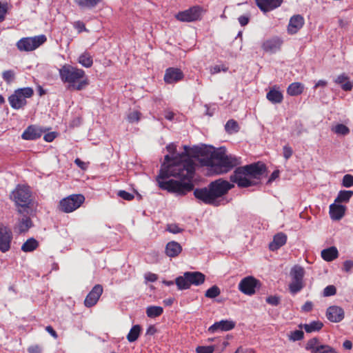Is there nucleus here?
Instances as JSON below:
<instances>
[{"label": "nucleus", "instance_id": "nucleus-1", "mask_svg": "<svg viewBox=\"0 0 353 353\" xmlns=\"http://www.w3.org/2000/svg\"><path fill=\"white\" fill-rule=\"evenodd\" d=\"M195 164L186 154L171 158L164 157V163L157 178L159 187L176 195H185L194 189L192 179L194 177Z\"/></svg>", "mask_w": 353, "mask_h": 353}, {"label": "nucleus", "instance_id": "nucleus-2", "mask_svg": "<svg viewBox=\"0 0 353 353\" xmlns=\"http://www.w3.org/2000/svg\"><path fill=\"white\" fill-rule=\"evenodd\" d=\"M199 157L203 165L210 167L218 174L227 173L241 163L240 159L227 155L222 148L217 150L213 147L200 148Z\"/></svg>", "mask_w": 353, "mask_h": 353}, {"label": "nucleus", "instance_id": "nucleus-3", "mask_svg": "<svg viewBox=\"0 0 353 353\" xmlns=\"http://www.w3.org/2000/svg\"><path fill=\"white\" fill-rule=\"evenodd\" d=\"M234 188V185L226 180L219 179L209 183L207 187L194 190V196L199 201L206 205L219 206V199Z\"/></svg>", "mask_w": 353, "mask_h": 353}, {"label": "nucleus", "instance_id": "nucleus-4", "mask_svg": "<svg viewBox=\"0 0 353 353\" xmlns=\"http://www.w3.org/2000/svg\"><path fill=\"white\" fill-rule=\"evenodd\" d=\"M59 74L61 81L67 83L69 89L80 91L89 85L85 71L76 66L64 64L59 69Z\"/></svg>", "mask_w": 353, "mask_h": 353}, {"label": "nucleus", "instance_id": "nucleus-5", "mask_svg": "<svg viewBox=\"0 0 353 353\" xmlns=\"http://www.w3.org/2000/svg\"><path fill=\"white\" fill-rule=\"evenodd\" d=\"M10 199L14 203L19 214H28L31 209L32 192L28 185H17L11 192Z\"/></svg>", "mask_w": 353, "mask_h": 353}, {"label": "nucleus", "instance_id": "nucleus-6", "mask_svg": "<svg viewBox=\"0 0 353 353\" xmlns=\"http://www.w3.org/2000/svg\"><path fill=\"white\" fill-rule=\"evenodd\" d=\"M205 276L200 272H186L183 276L176 278L175 283L178 290H188L192 285H200L205 281Z\"/></svg>", "mask_w": 353, "mask_h": 353}, {"label": "nucleus", "instance_id": "nucleus-7", "mask_svg": "<svg viewBox=\"0 0 353 353\" xmlns=\"http://www.w3.org/2000/svg\"><path fill=\"white\" fill-rule=\"evenodd\" d=\"M33 94L34 90L30 87L19 88L8 97V102L13 109L19 110L26 105V99L31 98Z\"/></svg>", "mask_w": 353, "mask_h": 353}, {"label": "nucleus", "instance_id": "nucleus-8", "mask_svg": "<svg viewBox=\"0 0 353 353\" xmlns=\"http://www.w3.org/2000/svg\"><path fill=\"white\" fill-rule=\"evenodd\" d=\"M305 273L304 268L299 265H295L291 268L290 272L291 282L288 285L291 294H296L305 287L303 281Z\"/></svg>", "mask_w": 353, "mask_h": 353}, {"label": "nucleus", "instance_id": "nucleus-9", "mask_svg": "<svg viewBox=\"0 0 353 353\" xmlns=\"http://www.w3.org/2000/svg\"><path fill=\"white\" fill-rule=\"evenodd\" d=\"M84 201L85 197L81 194H71L59 201L58 208L63 212L70 213L78 209Z\"/></svg>", "mask_w": 353, "mask_h": 353}, {"label": "nucleus", "instance_id": "nucleus-10", "mask_svg": "<svg viewBox=\"0 0 353 353\" xmlns=\"http://www.w3.org/2000/svg\"><path fill=\"white\" fill-rule=\"evenodd\" d=\"M46 40V37L44 34L33 37H25L17 42V46L20 51H32L44 43Z\"/></svg>", "mask_w": 353, "mask_h": 353}, {"label": "nucleus", "instance_id": "nucleus-11", "mask_svg": "<svg viewBox=\"0 0 353 353\" xmlns=\"http://www.w3.org/2000/svg\"><path fill=\"white\" fill-rule=\"evenodd\" d=\"M260 287V281L252 276H248L241 280L239 290L244 294L252 296L256 293V288Z\"/></svg>", "mask_w": 353, "mask_h": 353}, {"label": "nucleus", "instance_id": "nucleus-12", "mask_svg": "<svg viewBox=\"0 0 353 353\" xmlns=\"http://www.w3.org/2000/svg\"><path fill=\"white\" fill-rule=\"evenodd\" d=\"M230 181L237 184L239 188H248L254 185L249 179L243 166L238 167L230 177Z\"/></svg>", "mask_w": 353, "mask_h": 353}, {"label": "nucleus", "instance_id": "nucleus-13", "mask_svg": "<svg viewBox=\"0 0 353 353\" xmlns=\"http://www.w3.org/2000/svg\"><path fill=\"white\" fill-rule=\"evenodd\" d=\"M201 12V7L193 6L185 10L179 12L174 17L181 22H192L200 19Z\"/></svg>", "mask_w": 353, "mask_h": 353}, {"label": "nucleus", "instance_id": "nucleus-14", "mask_svg": "<svg viewBox=\"0 0 353 353\" xmlns=\"http://www.w3.org/2000/svg\"><path fill=\"white\" fill-rule=\"evenodd\" d=\"M243 167L249 179H260L267 170L266 165L260 161Z\"/></svg>", "mask_w": 353, "mask_h": 353}, {"label": "nucleus", "instance_id": "nucleus-15", "mask_svg": "<svg viewBox=\"0 0 353 353\" xmlns=\"http://www.w3.org/2000/svg\"><path fill=\"white\" fill-rule=\"evenodd\" d=\"M283 43V39L275 36L265 40L262 43L261 48L267 53L274 54L281 50Z\"/></svg>", "mask_w": 353, "mask_h": 353}, {"label": "nucleus", "instance_id": "nucleus-16", "mask_svg": "<svg viewBox=\"0 0 353 353\" xmlns=\"http://www.w3.org/2000/svg\"><path fill=\"white\" fill-rule=\"evenodd\" d=\"M184 78L183 71L178 68L170 67L165 71L163 80L167 84L176 83Z\"/></svg>", "mask_w": 353, "mask_h": 353}, {"label": "nucleus", "instance_id": "nucleus-17", "mask_svg": "<svg viewBox=\"0 0 353 353\" xmlns=\"http://www.w3.org/2000/svg\"><path fill=\"white\" fill-rule=\"evenodd\" d=\"M12 233L5 226L0 225V251L6 252L10 249Z\"/></svg>", "mask_w": 353, "mask_h": 353}, {"label": "nucleus", "instance_id": "nucleus-18", "mask_svg": "<svg viewBox=\"0 0 353 353\" xmlns=\"http://www.w3.org/2000/svg\"><path fill=\"white\" fill-rule=\"evenodd\" d=\"M103 291V290L101 285H95L86 296L84 301V305L87 307H90L96 305L101 296Z\"/></svg>", "mask_w": 353, "mask_h": 353}, {"label": "nucleus", "instance_id": "nucleus-19", "mask_svg": "<svg viewBox=\"0 0 353 353\" xmlns=\"http://www.w3.org/2000/svg\"><path fill=\"white\" fill-rule=\"evenodd\" d=\"M325 314L327 319L333 323L341 322L345 316L343 309L336 305L330 306L327 309Z\"/></svg>", "mask_w": 353, "mask_h": 353}, {"label": "nucleus", "instance_id": "nucleus-20", "mask_svg": "<svg viewBox=\"0 0 353 353\" xmlns=\"http://www.w3.org/2000/svg\"><path fill=\"white\" fill-rule=\"evenodd\" d=\"M235 327V323L232 321L229 320H221L220 321L215 322L212 325L208 330L210 333H214L217 331H229L232 330Z\"/></svg>", "mask_w": 353, "mask_h": 353}, {"label": "nucleus", "instance_id": "nucleus-21", "mask_svg": "<svg viewBox=\"0 0 353 353\" xmlns=\"http://www.w3.org/2000/svg\"><path fill=\"white\" fill-rule=\"evenodd\" d=\"M304 18L300 14L292 16L288 26V32L290 34H296L304 25Z\"/></svg>", "mask_w": 353, "mask_h": 353}, {"label": "nucleus", "instance_id": "nucleus-22", "mask_svg": "<svg viewBox=\"0 0 353 353\" xmlns=\"http://www.w3.org/2000/svg\"><path fill=\"white\" fill-rule=\"evenodd\" d=\"M255 1L261 11L267 12L279 7L283 0H255Z\"/></svg>", "mask_w": 353, "mask_h": 353}, {"label": "nucleus", "instance_id": "nucleus-23", "mask_svg": "<svg viewBox=\"0 0 353 353\" xmlns=\"http://www.w3.org/2000/svg\"><path fill=\"white\" fill-rule=\"evenodd\" d=\"M43 131L36 125L28 126L21 134L24 140H35L40 138Z\"/></svg>", "mask_w": 353, "mask_h": 353}, {"label": "nucleus", "instance_id": "nucleus-24", "mask_svg": "<svg viewBox=\"0 0 353 353\" xmlns=\"http://www.w3.org/2000/svg\"><path fill=\"white\" fill-rule=\"evenodd\" d=\"M346 208L343 205L332 203L330 205V216L334 221L341 220L345 215Z\"/></svg>", "mask_w": 353, "mask_h": 353}, {"label": "nucleus", "instance_id": "nucleus-25", "mask_svg": "<svg viewBox=\"0 0 353 353\" xmlns=\"http://www.w3.org/2000/svg\"><path fill=\"white\" fill-rule=\"evenodd\" d=\"M266 98L272 103L276 104L281 103L283 101V95L279 90V88L276 85H274L266 94Z\"/></svg>", "mask_w": 353, "mask_h": 353}, {"label": "nucleus", "instance_id": "nucleus-26", "mask_svg": "<svg viewBox=\"0 0 353 353\" xmlns=\"http://www.w3.org/2000/svg\"><path fill=\"white\" fill-rule=\"evenodd\" d=\"M181 252L182 246L176 241H170L165 245V253L169 257H176Z\"/></svg>", "mask_w": 353, "mask_h": 353}, {"label": "nucleus", "instance_id": "nucleus-27", "mask_svg": "<svg viewBox=\"0 0 353 353\" xmlns=\"http://www.w3.org/2000/svg\"><path fill=\"white\" fill-rule=\"evenodd\" d=\"M287 236L283 232H279L275 234L273 237V241L269 244V249L272 251H275L282 247L286 243Z\"/></svg>", "mask_w": 353, "mask_h": 353}, {"label": "nucleus", "instance_id": "nucleus-28", "mask_svg": "<svg viewBox=\"0 0 353 353\" xmlns=\"http://www.w3.org/2000/svg\"><path fill=\"white\" fill-rule=\"evenodd\" d=\"M325 345L321 344L319 339L314 337L307 342L305 349L311 353H320Z\"/></svg>", "mask_w": 353, "mask_h": 353}, {"label": "nucleus", "instance_id": "nucleus-29", "mask_svg": "<svg viewBox=\"0 0 353 353\" xmlns=\"http://www.w3.org/2000/svg\"><path fill=\"white\" fill-rule=\"evenodd\" d=\"M334 82L340 84L344 91H350L353 88V83L349 80V77L344 73L339 75L334 79Z\"/></svg>", "mask_w": 353, "mask_h": 353}, {"label": "nucleus", "instance_id": "nucleus-30", "mask_svg": "<svg viewBox=\"0 0 353 353\" xmlns=\"http://www.w3.org/2000/svg\"><path fill=\"white\" fill-rule=\"evenodd\" d=\"M339 256V252L336 247L332 246L321 251V257L325 261H332Z\"/></svg>", "mask_w": 353, "mask_h": 353}, {"label": "nucleus", "instance_id": "nucleus-31", "mask_svg": "<svg viewBox=\"0 0 353 353\" xmlns=\"http://www.w3.org/2000/svg\"><path fill=\"white\" fill-rule=\"evenodd\" d=\"M81 9L92 10L102 0H73Z\"/></svg>", "mask_w": 353, "mask_h": 353}, {"label": "nucleus", "instance_id": "nucleus-32", "mask_svg": "<svg viewBox=\"0 0 353 353\" xmlns=\"http://www.w3.org/2000/svg\"><path fill=\"white\" fill-rule=\"evenodd\" d=\"M24 214H22L23 217L19 220L18 223V228L21 233L27 232L32 226L30 218Z\"/></svg>", "mask_w": 353, "mask_h": 353}, {"label": "nucleus", "instance_id": "nucleus-33", "mask_svg": "<svg viewBox=\"0 0 353 353\" xmlns=\"http://www.w3.org/2000/svg\"><path fill=\"white\" fill-rule=\"evenodd\" d=\"M39 241L34 238L27 239L21 245V250L24 252H31L39 247Z\"/></svg>", "mask_w": 353, "mask_h": 353}, {"label": "nucleus", "instance_id": "nucleus-34", "mask_svg": "<svg viewBox=\"0 0 353 353\" xmlns=\"http://www.w3.org/2000/svg\"><path fill=\"white\" fill-rule=\"evenodd\" d=\"M78 63L85 68H90L93 64L92 57L88 52L85 51L79 57Z\"/></svg>", "mask_w": 353, "mask_h": 353}, {"label": "nucleus", "instance_id": "nucleus-35", "mask_svg": "<svg viewBox=\"0 0 353 353\" xmlns=\"http://www.w3.org/2000/svg\"><path fill=\"white\" fill-rule=\"evenodd\" d=\"M303 85L299 82H294L288 86L287 93L290 96H297L303 91Z\"/></svg>", "mask_w": 353, "mask_h": 353}, {"label": "nucleus", "instance_id": "nucleus-36", "mask_svg": "<svg viewBox=\"0 0 353 353\" xmlns=\"http://www.w3.org/2000/svg\"><path fill=\"white\" fill-rule=\"evenodd\" d=\"M323 326V323L320 321H314L310 323L304 324L302 327L305 330L307 333H311L313 332H317L321 330Z\"/></svg>", "mask_w": 353, "mask_h": 353}, {"label": "nucleus", "instance_id": "nucleus-37", "mask_svg": "<svg viewBox=\"0 0 353 353\" xmlns=\"http://www.w3.org/2000/svg\"><path fill=\"white\" fill-rule=\"evenodd\" d=\"M141 327L139 325H135L132 327L127 335V339L129 342H134L140 336Z\"/></svg>", "mask_w": 353, "mask_h": 353}, {"label": "nucleus", "instance_id": "nucleus-38", "mask_svg": "<svg viewBox=\"0 0 353 353\" xmlns=\"http://www.w3.org/2000/svg\"><path fill=\"white\" fill-rule=\"evenodd\" d=\"M353 195V191L352 190H341L338 193L336 198L334 200L335 203H347L350 201V198Z\"/></svg>", "mask_w": 353, "mask_h": 353}, {"label": "nucleus", "instance_id": "nucleus-39", "mask_svg": "<svg viewBox=\"0 0 353 353\" xmlns=\"http://www.w3.org/2000/svg\"><path fill=\"white\" fill-rule=\"evenodd\" d=\"M163 312V308L161 306H149L146 308V314L149 318H156Z\"/></svg>", "mask_w": 353, "mask_h": 353}, {"label": "nucleus", "instance_id": "nucleus-40", "mask_svg": "<svg viewBox=\"0 0 353 353\" xmlns=\"http://www.w3.org/2000/svg\"><path fill=\"white\" fill-rule=\"evenodd\" d=\"M225 129L228 133L236 132L239 130V126L235 120L230 119L227 121Z\"/></svg>", "mask_w": 353, "mask_h": 353}, {"label": "nucleus", "instance_id": "nucleus-41", "mask_svg": "<svg viewBox=\"0 0 353 353\" xmlns=\"http://www.w3.org/2000/svg\"><path fill=\"white\" fill-rule=\"evenodd\" d=\"M221 293V290L217 285H213L206 290L205 296L207 298L214 299L217 297Z\"/></svg>", "mask_w": 353, "mask_h": 353}, {"label": "nucleus", "instance_id": "nucleus-42", "mask_svg": "<svg viewBox=\"0 0 353 353\" xmlns=\"http://www.w3.org/2000/svg\"><path fill=\"white\" fill-rule=\"evenodd\" d=\"M141 113L137 110L130 112L127 120L130 123H138L141 119Z\"/></svg>", "mask_w": 353, "mask_h": 353}, {"label": "nucleus", "instance_id": "nucleus-43", "mask_svg": "<svg viewBox=\"0 0 353 353\" xmlns=\"http://www.w3.org/2000/svg\"><path fill=\"white\" fill-rule=\"evenodd\" d=\"M10 8V6L7 2L0 1V23L5 20Z\"/></svg>", "mask_w": 353, "mask_h": 353}, {"label": "nucleus", "instance_id": "nucleus-44", "mask_svg": "<svg viewBox=\"0 0 353 353\" xmlns=\"http://www.w3.org/2000/svg\"><path fill=\"white\" fill-rule=\"evenodd\" d=\"M14 72L12 70H5L2 73V77L7 83H10L14 79Z\"/></svg>", "mask_w": 353, "mask_h": 353}, {"label": "nucleus", "instance_id": "nucleus-45", "mask_svg": "<svg viewBox=\"0 0 353 353\" xmlns=\"http://www.w3.org/2000/svg\"><path fill=\"white\" fill-rule=\"evenodd\" d=\"M334 132L339 134L346 135L350 132V129L343 124H337L334 128Z\"/></svg>", "mask_w": 353, "mask_h": 353}, {"label": "nucleus", "instance_id": "nucleus-46", "mask_svg": "<svg viewBox=\"0 0 353 353\" xmlns=\"http://www.w3.org/2000/svg\"><path fill=\"white\" fill-rule=\"evenodd\" d=\"M342 185L345 188H350L353 186V176L347 174L343 176L342 180Z\"/></svg>", "mask_w": 353, "mask_h": 353}, {"label": "nucleus", "instance_id": "nucleus-47", "mask_svg": "<svg viewBox=\"0 0 353 353\" xmlns=\"http://www.w3.org/2000/svg\"><path fill=\"white\" fill-rule=\"evenodd\" d=\"M214 347L213 345L209 346H198L196 348V353H213Z\"/></svg>", "mask_w": 353, "mask_h": 353}, {"label": "nucleus", "instance_id": "nucleus-48", "mask_svg": "<svg viewBox=\"0 0 353 353\" xmlns=\"http://www.w3.org/2000/svg\"><path fill=\"white\" fill-rule=\"evenodd\" d=\"M336 293V288L334 285H330L325 287L323 290L324 296H330L335 295Z\"/></svg>", "mask_w": 353, "mask_h": 353}, {"label": "nucleus", "instance_id": "nucleus-49", "mask_svg": "<svg viewBox=\"0 0 353 353\" xmlns=\"http://www.w3.org/2000/svg\"><path fill=\"white\" fill-rule=\"evenodd\" d=\"M303 331L297 330L291 332L290 338L291 340L296 341L301 340L303 338Z\"/></svg>", "mask_w": 353, "mask_h": 353}, {"label": "nucleus", "instance_id": "nucleus-50", "mask_svg": "<svg viewBox=\"0 0 353 353\" xmlns=\"http://www.w3.org/2000/svg\"><path fill=\"white\" fill-rule=\"evenodd\" d=\"M117 194L119 196L126 201H132L134 198V194L125 190H119Z\"/></svg>", "mask_w": 353, "mask_h": 353}, {"label": "nucleus", "instance_id": "nucleus-51", "mask_svg": "<svg viewBox=\"0 0 353 353\" xmlns=\"http://www.w3.org/2000/svg\"><path fill=\"white\" fill-rule=\"evenodd\" d=\"M167 230L172 234H178L183 232V229L180 228L178 225L175 223L168 224Z\"/></svg>", "mask_w": 353, "mask_h": 353}, {"label": "nucleus", "instance_id": "nucleus-52", "mask_svg": "<svg viewBox=\"0 0 353 353\" xmlns=\"http://www.w3.org/2000/svg\"><path fill=\"white\" fill-rule=\"evenodd\" d=\"M280 297L278 296H270L266 298V302L274 306H277L280 303Z\"/></svg>", "mask_w": 353, "mask_h": 353}, {"label": "nucleus", "instance_id": "nucleus-53", "mask_svg": "<svg viewBox=\"0 0 353 353\" xmlns=\"http://www.w3.org/2000/svg\"><path fill=\"white\" fill-rule=\"evenodd\" d=\"M74 28L77 30L79 33L87 31L85 23L81 21H77L74 23Z\"/></svg>", "mask_w": 353, "mask_h": 353}, {"label": "nucleus", "instance_id": "nucleus-54", "mask_svg": "<svg viewBox=\"0 0 353 353\" xmlns=\"http://www.w3.org/2000/svg\"><path fill=\"white\" fill-rule=\"evenodd\" d=\"M228 70V68L225 67V65H214L210 68V73L212 74H214L216 73L220 72L221 70L223 72H227Z\"/></svg>", "mask_w": 353, "mask_h": 353}, {"label": "nucleus", "instance_id": "nucleus-55", "mask_svg": "<svg viewBox=\"0 0 353 353\" xmlns=\"http://www.w3.org/2000/svg\"><path fill=\"white\" fill-rule=\"evenodd\" d=\"M283 153L284 158L285 159H289L293 154V150L290 146L284 145L283 148Z\"/></svg>", "mask_w": 353, "mask_h": 353}, {"label": "nucleus", "instance_id": "nucleus-56", "mask_svg": "<svg viewBox=\"0 0 353 353\" xmlns=\"http://www.w3.org/2000/svg\"><path fill=\"white\" fill-rule=\"evenodd\" d=\"M353 268V261L351 260H346L343 262V270L346 272H349L351 271V270Z\"/></svg>", "mask_w": 353, "mask_h": 353}, {"label": "nucleus", "instance_id": "nucleus-57", "mask_svg": "<svg viewBox=\"0 0 353 353\" xmlns=\"http://www.w3.org/2000/svg\"><path fill=\"white\" fill-rule=\"evenodd\" d=\"M147 281L154 282L158 279V276L156 274L148 272L144 276Z\"/></svg>", "mask_w": 353, "mask_h": 353}, {"label": "nucleus", "instance_id": "nucleus-58", "mask_svg": "<svg viewBox=\"0 0 353 353\" xmlns=\"http://www.w3.org/2000/svg\"><path fill=\"white\" fill-rule=\"evenodd\" d=\"M28 353H41V348L38 345H31L28 348Z\"/></svg>", "mask_w": 353, "mask_h": 353}, {"label": "nucleus", "instance_id": "nucleus-59", "mask_svg": "<svg viewBox=\"0 0 353 353\" xmlns=\"http://www.w3.org/2000/svg\"><path fill=\"white\" fill-rule=\"evenodd\" d=\"M313 303L311 301H306L302 306L301 309L303 312H310L312 310Z\"/></svg>", "mask_w": 353, "mask_h": 353}, {"label": "nucleus", "instance_id": "nucleus-60", "mask_svg": "<svg viewBox=\"0 0 353 353\" xmlns=\"http://www.w3.org/2000/svg\"><path fill=\"white\" fill-rule=\"evenodd\" d=\"M46 330L48 333H49L54 339L58 338V334L57 332L53 329V327L50 325H48L46 327Z\"/></svg>", "mask_w": 353, "mask_h": 353}, {"label": "nucleus", "instance_id": "nucleus-61", "mask_svg": "<svg viewBox=\"0 0 353 353\" xmlns=\"http://www.w3.org/2000/svg\"><path fill=\"white\" fill-rule=\"evenodd\" d=\"M238 20L241 26H245L248 23L250 19L248 16L242 15L239 17Z\"/></svg>", "mask_w": 353, "mask_h": 353}, {"label": "nucleus", "instance_id": "nucleus-62", "mask_svg": "<svg viewBox=\"0 0 353 353\" xmlns=\"http://www.w3.org/2000/svg\"><path fill=\"white\" fill-rule=\"evenodd\" d=\"M55 138H56L55 132L47 133L43 137V139L47 142H52Z\"/></svg>", "mask_w": 353, "mask_h": 353}, {"label": "nucleus", "instance_id": "nucleus-63", "mask_svg": "<svg viewBox=\"0 0 353 353\" xmlns=\"http://www.w3.org/2000/svg\"><path fill=\"white\" fill-rule=\"evenodd\" d=\"M74 163L78 166L80 168H81L82 170H85L87 168V165L85 162L82 161L79 158H77L75 160H74Z\"/></svg>", "mask_w": 353, "mask_h": 353}, {"label": "nucleus", "instance_id": "nucleus-64", "mask_svg": "<svg viewBox=\"0 0 353 353\" xmlns=\"http://www.w3.org/2000/svg\"><path fill=\"white\" fill-rule=\"evenodd\" d=\"M320 353H338L333 347L326 345Z\"/></svg>", "mask_w": 353, "mask_h": 353}]
</instances>
